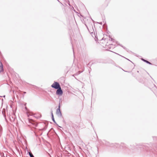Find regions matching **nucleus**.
<instances>
[{
  "label": "nucleus",
  "instance_id": "f257e3e1",
  "mask_svg": "<svg viewBox=\"0 0 157 157\" xmlns=\"http://www.w3.org/2000/svg\"><path fill=\"white\" fill-rule=\"evenodd\" d=\"M51 86L55 89H56L59 88L60 86L59 84L57 82H54L53 83Z\"/></svg>",
  "mask_w": 157,
  "mask_h": 157
},
{
  "label": "nucleus",
  "instance_id": "f03ea898",
  "mask_svg": "<svg viewBox=\"0 0 157 157\" xmlns=\"http://www.w3.org/2000/svg\"><path fill=\"white\" fill-rule=\"evenodd\" d=\"M56 113L58 116L59 117H62V113L60 110V104H59L58 108L56 110Z\"/></svg>",
  "mask_w": 157,
  "mask_h": 157
},
{
  "label": "nucleus",
  "instance_id": "7ed1b4c3",
  "mask_svg": "<svg viewBox=\"0 0 157 157\" xmlns=\"http://www.w3.org/2000/svg\"><path fill=\"white\" fill-rule=\"evenodd\" d=\"M29 121L30 123L32 124L33 125V127H37V124L32 119L29 118Z\"/></svg>",
  "mask_w": 157,
  "mask_h": 157
},
{
  "label": "nucleus",
  "instance_id": "20e7f679",
  "mask_svg": "<svg viewBox=\"0 0 157 157\" xmlns=\"http://www.w3.org/2000/svg\"><path fill=\"white\" fill-rule=\"evenodd\" d=\"M57 90L56 91V94L57 95H61L63 94V91L61 89V87L59 88L56 89Z\"/></svg>",
  "mask_w": 157,
  "mask_h": 157
},
{
  "label": "nucleus",
  "instance_id": "39448f33",
  "mask_svg": "<svg viewBox=\"0 0 157 157\" xmlns=\"http://www.w3.org/2000/svg\"><path fill=\"white\" fill-rule=\"evenodd\" d=\"M16 117L14 114H13L10 116V119L11 122H15L16 120Z\"/></svg>",
  "mask_w": 157,
  "mask_h": 157
},
{
  "label": "nucleus",
  "instance_id": "423d86ee",
  "mask_svg": "<svg viewBox=\"0 0 157 157\" xmlns=\"http://www.w3.org/2000/svg\"><path fill=\"white\" fill-rule=\"evenodd\" d=\"M0 73L3 71V65L1 61H0Z\"/></svg>",
  "mask_w": 157,
  "mask_h": 157
},
{
  "label": "nucleus",
  "instance_id": "0eeeda50",
  "mask_svg": "<svg viewBox=\"0 0 157 157\" xmlns=\"http://www.w3.org/2000/svg\"><path fill=\"white\" fill-rule=\"evenodd\" d=\"M142 60L144 62H146V63H148L149 64H150V65H151L152 64L150 62H149L148 61L146 60H145L143 59H142Z\"/></svg>",
  "mask_w": 157,
  "mask_h": 157
},
{
  "label": "nucleus",
  "instance_id": "6e6552de",
  "mask_svg": "<svg viewBox=\"0 0 157 157\" xmlns=\"http://www.w3.org/2000/svg\"><path fill=\"white\" fill-rule=\"evenodd\" d=\"M6 113V109H3L2 111V113L4 116V117L6 118V116L5 115Z\"/></svg>",
  "mask_w": 157,
  "mask_h": 157
},
{
  "label": "nucleus",
  "instance_id": "1a4fd4ad",
  "mask_svg": "<svg viewBox=\"0 0 157 157\" xmlns=\"http://www.w3.org/2000/svg\"><path fill=\"white\" fill-rule=\"evenodd\" d=\"M47 126H48V125H46L45 126V127H44V128H42V129H41L40 130L42 131H44L45 130L46 128H47Z\"/></svg>",
  "mask_w": 157,
  "mask_h": 157
},
{
  "label": "nucleus",
  "instance_id": "9d476101",
  "mask_svg": "<svg viewBox=\"0 0 157 157\" xmlns=\"http://www.w3.org/2000/svg\"><path fill=\"white\" fill-rule=\"evenodd\" d=\"M140 148L141 149H144L145 150H147V147L145 146H141V147H140Z\"/></svg>",
  "mask_w": 157,
  "mask_h": 157
},
{
  "label": "nucleus",
  "instance_id": "9b49d317",
  "mask_svg": "<svg viewBox=\"0 0 157 157\" xmlns=\"http://www.w3.org/2000/svg\"><path fill=\"white\" fill-rule=\"evenodd\" d=\"M29 155L30 157H34L33 155L31 152H29Z\"/></svg>",
  "mask_w": 157,
  "mask_h": 157
},
{
  "label": "nucleus",
  "instance_id": "f8f14e48",
  "mask_svg": "<svg viewBox=\"0 0 157 157\" xmlns=\"http://www.w3.org/2000/svg\"><path fill=\"white\" fill-rule=\"evenodd\" d=\"M52 120L53 121V122H54V123H55L56 124V121H55V119H54V117H52Z\"/></svg>",
  "mask_w": 157,
  "mask_h": 157
},
{
  "label": "nucleus",
  "instance_id": "ddd939ff",
  "mask_svg": "<svg viewBox=\"0 0 157 157\" xmlns=\"http://www.w3.org/2000/svg\"><path fill=\"white\" fill-rule=\"evenodd\" d=\"M109 40H111V41H113V42H114V40L113 38L109 37Z\"/></svg>",
  "mask_w": 157,
  "mask_h": 157
},
{
  "label": "nucleus",
  "instance_id": "4468645a",
  "mask_svg": "<svg viewBox=\"0 0 157 157\" xmlns=\"http://www.w3.org/2000/svg\"><path fill=\"white\" fill-rule=\"evenodd\" d=\"M51 115H52V117H54V116H53V114L52 111H51Z\"/></svg>",
  "mask_w": 157,
  "mask_h": 157
},
{
  "label": "nucleus",
  "instance_id": "2eb2a0df",
  "mask_svg": "<svg viewBox=\"0 0 157 157\" xmlns=\"http://www.w3.org/2000/svg\"><path fill=\"white\" fill-rule=\"evenodd\" d=\"M94 35H95V38H95V41H97H97H98V38L96 37V36H95V34H94Z\"/></svg>",
  "mask_w": 157,
  "mask_h": 157
},
{
  "label": "nucleus",
  "instance_id": "dca6fc26",
  "mask_svg": "<svg viewBox=\"0 0 157 157\" xmlns=\"http://www.w3.org/2000/svg\"><path fill=\"white\" fill-rule=\"evenodd\" d=\"M124 143H121V145L122 147H123L124 146Z\"/></svg>",
  "mask_w": 157,
  "mask_h": 157
},
{
  "label": "nucleus",
  "instance_id": "f3484780",
  "mask_svg": "<svg viewBox=\"0 0 157 157\" xmlns=\"http://www.w3.org/2000/svg\"><path fill=\"white\" fill-rule=\"evenodd\" d=\"M27 115L28 117H29V116H31V115L30 114V113H27Z\"/></svg>",
  "mask_w": 157,
  "mask_h": 157
},
{
  "label": "nucleus",
  "instance_id": "a211bd4d",
  "mask_svg": "<svg viewBox=\"0 0 157 157\" xmlns=\"http://www.w3.org/2000/svg\"><path fill=\"white\" fill-rule=\"evenodd\" d=\"M108 142H107L106 143H105V145H106L108 146Z\"/></svg>",
  "mask_w": 157,
  "mask_h": 157
},
{
  "label": "nucleus",
  "instance_id": "6ab92c4d",
  "mask_svg": "<svg viewBox=\"0 0 157 157\" xmlns=\"http://www.w3.org/2000/svg\"><path fill=\"white\" fill-rule=\"evenodd\" d=\"M85 25L86 26V27H87V29H88V30H89V29H88V27L87 26V25H86V24H85Z\"/></svg>",
  "mask_w": 157,
  "mask_h": 157
},
{
  "label": "nucleus",
  "instance_id": "aec40b11",
  "mask_svg": "<svg viewBox=\"0 0 157 157\" xmlns=\"http://www.w3.org/2000/svg\"><path fill=\"white\" fill-rule=\"evenodd\" d=\"M121 46L122 47H123L125 49V48L124 47V46H122L121 45Z\"/></svg>",
  "mask_w": 157,
  "mask_h": 157
},
{
  "label": "nucleus",
  "instance_id": "412c9836",
  "mask_svg": "<svg viewBox=\"0 0 157 157\" xmlns=\"http://www.w3.org/2000/svg\"><path fill=\"white\" fill-rule=\"evenodd\" d=\"M89 73H90V70H89Z\"/></svg>",
  "mask_w": 157,
  "mask_h": 157
},
{
  "label": "nucleus",
  "instance_id": "4be33fe9",
  "mask_svg": "<svg viewBox=\"0 0 157 157\" xmlns=\"http://www.w3.org/2000/svg\"><path fill=\"white\" fill-rule=\"evenodd\" d=\"M116 53V54H118V55H120V56H121L120 55H119V54H117V53Z\"/></svg>",
  "mask_w": 157,
  "mask_h": 157
},
{
  "label": "nucleus",
  "instance_id": "5701e85b",
  "mask_svg": "<svg viewBox=\"0 0 157 157\" xmlns=\"http://www.w3.org/2000/svg\"><path fill=\"white\" fill-rule=\"evenodd\" d=\"M79 73H81V72H80V71H79Z\"/></svg>",
  "mask_w": 157,
  "mask_h": 157
},
{
  "label": "nucleus",
  "instance_id": "b1692460",
  "mask_svg": "<svg viewBox=\"0 0 157 157\" xmlns=\"http://www.w3.org/2000/svg\"><path fill=\"white\" fill-rule=\"evenodd\" d=\"M91 34H93V32H92L91 33Z\"/></svg>",
  "mask_w": 157,
  "mask_h": 157
},
{
  "label": "nucleus",
  "instance_id": "393cba45",
  "mask_svg": "<svg viewBox=\"0 0 157 157\" xmlns=\"http://www.w3.org/2000/svg\"><path fill=\"white\" fill-rule=\"evenodd\" d=\"M26 93V92H24V94H25Z\"/></svg>",
  "mask_w": 157,
  "mask_h": 157
},
{
  "label": "nucleus",
  "instance_id": "a878e982",
  "mask_svg": "<svg viewBox=\"0 0 157 157\" xmlns=\"http://www.w3.org/2000/svg\"><path fill=\"white\" fill-rule=\"evenodd\" d=\"M121 56L122 57H123V58H124V57H123V56Z\"/></svg>",
  "mask_w": 157,
  "mask_h": 157
},
{
  "label": "nucleus",
  "instance_id": "bb28decb",
  "mask_svg": "<svg viewBox=\"0 0 157 157\" xmlns=\"http://www.w3.org/2000/svg\"><path fill=\"white\" fill-rule=\"evenodd\" d=\"M5 95H4V96H3V97H5Z\"/></svg>",
  "mask_w": 157,
  "mask_h": 157
},
{
  "label": "nucleus",
  "instance_id": "cd10ccee",
  "mask_svg": "<svg viewBox=\"0 0 157 157\" xmlns=\"http://www.w3.org/2000/svg\"><path fill=\"white\" fill-rule=\"evenodd\" d=\"M89 31L90 32V30H89Z\"/></svg>",
  "mask_w": 157,
  "mask_h": 157
},
{
  "label": "nucleus",
  "instance_id": "c85d7f7f",
  "mask_svg": "<svg viewBox=\"0 0 157 157\" xmlns=\"http://www.w3.org/2000/svg\"><path fill=\"white\" fill-rule=\"evenodd\" d=\"M89 31L90 32V30H89Z\"/></svg>",
  "mask_w": 157,
  "mask_h": 157
},
{
  "label": "nucleus",
  "instance_id": "c756f323",
  "mask_svg": "<svg viewBox=\"0 0 157 157\" xmlns=\"http://www.w3.org/2000/svg\"><path fill=\"white\" fill-rule=\"evenodd\" d=\"M89 31L90 32V30H89Z\"/></svg>",
  "mask_w": 157,
  "mask_h": 157
},
{
  "label": "nucleus",
  "instance_id": "7c9ffc66",
  "mask_svg": "<svg viewBox=\"0 0 157 157\" xmlns=\"http://www.w3.org/2000/svg\"><path fill=\"white\" fill-rule=\"evenodd\" d=\"M73 52H74V50L73 49Z\"/></svg>",
  "mask_w": 157,
  "mask_h": 157
},
{
  "label": "nucleus",
  "instance_id": "2f4dec72",
  "mask_svg": "<svg viewBox=\"0 0 157 157\" xmlns=\"http://www.w3.org/2000/svg\"><path fill=\"white\" fill-rule=\"evenodd\" d=\"M126 71V72H127L128 71Z\"/></svg>",
  "mask_w": 157,
  "mask_h": 157
},
{
  "label": "nucleus",
  "instance_id": "473e14b6",
  "mask_svg": "<svg viewBox=\"0 0 157 157\" xmlns=\"http://www.w3.org/2000/svg\"><path fill=\"white\" fill-rule=\"evenodd\" d=\"M137 72L139 73V71H137Z\"/></svg>",
  "mask_w": 157,
  "mask_h": 157
},
{
  "label": "nucleus",
  "instance_id": "72a5a7b5",
  "mask_svg": "<svg viewBox=\"0 0 157 157\" xmlns=\"http://www.w3.org/2000/svg\"><path fill=\"white\" fill-rule=\"evenodd\" d=\"M91 125H92V123H91Z\"/></svg>",
  "mask_w": 157,
  "mask_h": 157
}]
</instances>
